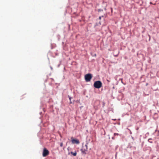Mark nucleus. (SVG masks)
<instances>
[{
	"instance_id": "obj_3",
	"label": "nucleus",
	"mask_w": 159,
	"mask_h": 159,
	"mask_svg": "<svg viewBox=\"0 0 159 159\" xmlns=\"http://www.w3.org/2000/svg\"><path fill=\"white\" fill-rule=\"evenodd\" d=\"M82 152L84 154H86L88 151V146L87 144L83 146L82 148L81 149Z\"/></svg>"
},
{
	"instance_id": "obj_1",
	"label": "nucleus",
	"mask_w": 159,
	"mask_h": 159,
	"mask_svg": "<svg viewBox=\"0 0 159 159\" xmlns=\"http://www.w3.org/2000/svg\"><path fill=\"white\" fill-rule=\"evenodd\" d=\"M93 86L96 88L99 89L102 87V83L100 81H97L94 83Z\"/></svg>"
},
{
	"instance_id": "obj_7",
	"label": "nucleus",
	"mask_w": 159,
	"mask_h": 159,
	"mask_svg": "<svg viewBox=\"0 0 159 159\" xmlns=\"http://www.w3.org/2000/svg\"><path fill=\"white\" fill-rule=\"evenodd\" d=\"M63 143H61L60 144V146L61 147H62L63 146Z\"/></svg>"
},
{
	"instance_id": "obj_8",
	"label": "nucleus",
	"mask_w": 159,
	"mask_h": 159,
	"mask_svg": "<svg viewBox=\"0 0 159 159\" xmlns=\"http://www.w3.org/2000/svg\"><path fill=\"white\" fill-rule=\"evenodd\" d=\"M103 17V16H100L99 17V20H101V17Z\"/></svg>"
},
{
	"instance_id": "obj_2",
	"label": "nucleus",
	"mask_w": 159,
	"mask_h": 159,
	"mask_svg": "<svg viewBox=\"0 0 159 159\" xmlns=\"http://www.w3.org/2000/svg\"><path fill=\"white\" fill-rule=\"evenodd\" d=\"M85 79L86 82H89L90 81L92 78V75L90 74H88L85 75Z\"/></svg>"
},
{
	"instance_id": "obj_5",
	"label": "nucleus",
	"mask_w": 159,
	"mask_h": 159,
	"mask_svg": "<svg viewBox=\"0 0 159 159\" xmlns=\"http://www.w3.org/2000/svg\"><path fill=\"white\" fill-rule=\"evenodd\" d=\"M71 142L72 143L79 144L80 143L79 140L77 139H72L71 140Z\"/></svg>"
},
{
	"instance_id": "obj_11",
	"label": "nucleus",
	"mask_w": 159,
	"mask_h": 159,
	"mask_svg": "<svg viewBox=\"0 0 159 159\" xmlns=\"http://www.w3.org/2000/svg\"><path fill=\"white\" fill-rule=\"evenodd\" d=\"M69 99H70V100H71V98H70H70H69Z\"/></svg>"
},
{
	"instance_id": "obj_10",
	"label": "nucleus",
	"mask_w": 159,
	"mask_h": 159,
	"mask_svg": "<svg viewBox=\"0 0 159 159\" xmlns=\"http://www.w3.org/2000/svg\"><path fill=\"white\" fill-rule=\"evenodd\" d=\"M115 134H115H116V135H118V134Z\"/></svg>"
},
{
	"instance_id": "obj_4",
	"label": "nucleus",
	"mask_w": 159,
	"mask_h": 159,
	"mask_svg": "<svg viewBox=\"0 0 159 159\" xmlns=\"http://www.w3.org/2000/svg\"><path fill=\"white\" fill-rule=\"evenodd\" d=\"M49 151L47 150V149L45 148L43 149V157H46L49 154Z\"/></svg>"
},
{
	"instance_id": "obj_9",
	"label": "nucleus",
	"mask_w": 159,
	"mask_h": 159,
	"mask_svg": "<svg viewBox=\"0 0 159 159\" xmlns=\"http://www.w3.org/2000/svg\"><path fill=\"white\" fill-rule=\"evenodd\" d=\"M151 139H149L148 140V141L149 142H150V143H152V142H151V141H150V140H151Z\"/></svg>"
},
{
	"instance_id": "obj_6",
	"label": "nucleus",
	"mask_w": 159,
	"mask_h": 159,
	"mask_svg": "<svg viewBox=\"0 0 159 159\" xmlns=\"http://www.w3.org/2000/svg\"><path fill=\"white\" fill-rule=\"evenodd\" d=\"M70 153L74 156H75L77 154V153L76 151H75V152H70Z\"/></svg>"
}]
</instances>
